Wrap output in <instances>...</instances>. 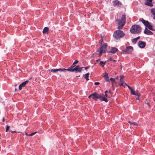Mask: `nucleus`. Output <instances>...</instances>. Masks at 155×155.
Returning a JSON list of instances; mask_svg holds the SVG:
<instances>
[{
	"instance_id": "nucleus-1",
	"label": "nucleus",
	"mask_w": 155,
	"mask_h": 155,
	"mask_svg": "<svg viewBox=\"0 0 155 155\" xmlns=\"http://www.w3.org/2000/svg\"><path fill=\"white\" fill-rule=\"evenodd\" d=\"M126 22V15H123L120 20L117 19L116 20V22L117 24L118 28L121 29L125 25Z\"/></svg>"
},
{
	"instance_id": "nucleus-2",
	"label": "nucleus",
	"mask_w": 155,
	"mask_h": 155,
	"mask_svg": "<svg viewBox=\"0 0 155 155\" xmlns=\"http://www.w3.org/2000/svg\"><path fill=\"white\" fill-rule=\"evenodd\" d=\"M141 27L138 25H135L132 26L130 29V32L132 34H138L141 31Z\"/></svg>"
},
{
	"instance_id": "nucleus-3",
	"label": "nucleus",
	"mask_w": 155,
	"mask_h": 155,
	"mask_svg": "<svg viewBox=\"0 0 155 155\" xmlns=\"http://www.w3.org/2000/svg\"><path fill=\"white\" fill-rule=\"evenodd\" d=\"M125 35V34L122 31L117 30H116L114 33V37L117 39H119L123 37Z\"/></svg>"
},
{
	"instance_id": "nucleus-4",
	"label": "nucleus",
	"mask_w": 155,
	"mask_h": 155,
	"mask_svg": "<svg viewBox=\"0 0 155 155\" xmlns=\"http://www.w3.org/2000/svg\"><path fill=\"white\" fill-rule=\"evenodd\" d=\"M107 46V44H104L101 47L100 51H99L98 49L97 50V51L99 52L98 54L99 55L101 56L102 54L106 52Z\"/></svg>"
},
{
	"instance_id": "nucleus-5",
	"label": "nucleus",
	"mask_w": 155,
	"mask_h": 155,
	"mask_svg": "<svg viewBox=\"0 0 155 155\" xmlns=\"http://www.w3.org/2000/svg\"><path fill=\"white\" fill-rule=\"evenodd\" d=\"M83 68H80L79 66H77L74 68H73V69L69 70L70 72H74L75 71L76 72H81L82 71Z\"/></svg>"
},
{
	"instance_id": "nucleus-6",
	"label": "nucleus",
	"mask_w": 155,
	"mask_h": 155,
	"mask_svg": "<svg viewBox=\"0 0 155 155\" xmlns=\"http://www.w3.org/2000/svg\"><path fill=\"white\" fill-rule=\"evenodd\" d=\"M133 50V48L131 46H129L126 47L124 52L126 54H129L131 53Z\"/></svg>"
},
{
	"instance_id": "nucleus-7",
	"label": "nucleus",
	"mask_w": 155,
	"mask_h": 155,
	"mask_svg": "<svg viewBox=\"0 0 155 155\" xmlns=\"http://www.w3.org/2000/svg\"><path fill=\"white\" fill-rule=\"evenodd\" d=\"M91 95L92 99L96 101L97 99H99L100 94L95 92L91 94Z\"/></svg>"
},
{
	"instance_id": "nucleus-8",
	"label": "nucleus",
	"mask_w": 155,
	"mask_h": 155,
	"mask_svg": "<svg viewBox=\"0 0 155 155\" xmlns=\"http://www.w3.org/2000/svg\"><path fill=\"white\" fill-rule=\"evenodd\" d=\"M29 82L28 80L24 82H23L19 86V89L20 91L22 90L23 87H25V85Z\"/></svg>"
},
{
	"instance_id": "nucleus-9",
	"label": "nucleus",
	"mask_w": 155,
	"mask_h": 155,
	"mask_svg": "<svg viewBox=\"0 0 155 155\" xmlns=\"http://www.w3.org/2000/svg\"><path fill=\"white\" fill-rule=\"evenodd\" d=\"M65 70L64 68L63 69H52L50 70L51 72H53L54 73H56L58 71H61L62 72H64L65 71Z\"/></svg>"
},
{
	"instance_id": "nucleus-10",
	"label": "nucleus",
	"mask_w": 155,
	"mask_h": 155,
	"mask_svg": "<svg viewBox=\"0 0 155 155\" xmlns=\"http://www.w3.org/2000/svg\"><path fill=\"white\" fill-rule=\"evenodd\" d=\"M139 20L140 21H141L146 27L150 24L148 21L145 20L143 18H140Z\"/></svg>"
},
{
	"instance_id": "nucleus-11",
	"label": "nucleus",
	"mask_w": 155,
	"mask_h": 155,
	"mask_svg": "<svg viewBox=\"0 0 155 155\" xmlns=\"http://www.w3.org/2000/svg\"><path fill=\"white\" fill-rule=\"evenodd\" d=\"M138 45L140 48H143L145 47L146 43L144 42L139 41L138 42Z\"/></svg>"
},
{
	"instance_id": "nucleus-12",
	"label": "nucleus",
	"mask_w": 155,
	"mask_h": 155,
	"mask_svg": "<svg viewBox=\"0 0 155 155\" xmlns=\"http://www.w3.org/2000/svg\"><path fill=\"white\" fill-rule=\"evenodd\" d=\"M102 95H100L99 99L101 101H104L106 102H107L108 101L107 98L105 97L104 94H103Z\"/></svg>"
},
{
	"instance_id": "nucleus-13",
	"label": "nucleus",
	"mask_w": 155,
	"mask_h": 155,
	"mask_svg": "<svg viewBox=\"0 0 155 155\" xmlns=\"http://www.w3.org/2000/svg\"><path fill=\"white\" fill-rule=\"evenodd\" d=\"M144 33L147 35H152L153 33L150 30H148L146 27L145 30L144 31Z\"/></svg>"
},
{
	"instance_id": "nucleus-14",
	"label": "nucleus",
	"mask_w": 155,
	"mask_h": 155,
	"mask_svg": "<svg viewBox=\"0 0 155 155\" xmlns=\"http://www.w3.org/2000/svg\"><path fill=\"white\" fill-rule=\"evenodd\" d=\"M113 3L114 5H116L117 6H119L122 5L121 3L118 0H115L113 2Z\"/></svg>"
},
{
	"instance_id": "nucleus-15",
	"label": "nucleus",
	"mask_w": 155,
	"mask_h": 155,
	"mask_svg": "<svg viewBox=\"0 0 155 155\" xmlns=\"http://www.w3.org/2000/svg\"><path fill=\"white\" fill-rule=\"evenodd\" d=\"M104 77L107 81L110 82V79H109L107 73H105Z\"/></svg>"
},
{
	"instance_id": "nucleus-16",
	"label": "nucleus",
	"mask_w": 155,
	"mask_h": 155,
	"mask_svg": "<svg viewBox=\"0 0 155 155\" xmlns=\"http://www.w3.org/2000/svg\"><path fill=\"white\" fill-rule=\"evenodd\" d=\"M147 1L149 2H146L145 5H148L150 6H152L153 4L151 3L152 0H147Z\"/></svg>"
},
{
	"instance_id": "nucleus-17",
	"label": "nucleus",
	"mask_w": 155,
	"mask_h": 155,
	"mask_svg": "<svg viewBox=\"0 0 155 155\" xmlns=\"http://www.w3.org/2000/svg\"><path fill=\"white\" fill-rule=\"evenodd\" d=\"M118 51V49L116 48H112L110 51L109 52H111L112 53H115L116 51Z\"/></svg>"
},
{
	"instance_id": "nucleus-18",
	"label": "nucleus",
	"mask_w": 155,
	"mask_h": 155,
	"mask_svg": "<svg viewBox=\"0 0 155 155\" xmlns=\"http://www.w3.org/2000/svg\"><path fill=\"white\" fill-rule=\"evenodd\" d=\"M110 81L112 83V87H114V83H116V81H115V79L114 78H110Z\"/></svg>"
},
{
	"instance_id": "nucleus-19",
	"label": "nucleus",
	"mask_w": 155,
	"mask_h": 155,
	"mask_svg": "<svg viewBox=\"0 0 155 155\" xmlns=\"http://www.w3.org/2000/svg\"><path fill=\"white\" fill-rule=\"evenodd\" d=\"M89 75V73H87V74L83 75V77L86 79V80L88 81L89 80L88 78Z\"/></svg>"
},
{
	"instance_id": "nucleus-20",
	"label": "nucleus",
	"mask_w": 155,
	"mask_h": 155,
	"mask_svg": "<svg viewBox=\"0 0 155 155\" xmlns=\"http://www.w3.org/2000/svg\"><path fill=\"white\" fill-rule=\"evenodd\" d=\"M147 27L149 29L153 31H154L155 30L153 28L152 26L149 24L146 27Z\"/></svg>"
},
{
	"instance_id": "nucleus-21",
	"label": "nucleus",
	"mask_w": 155,
	"mask_h": 155,
	"mask_svg": "<svg viewBox=\"0 0 155 155\" xmlns=\"http://www.w3.org/2000/svg\"><path fill=\"white\" fill-rule=\"evenodd\" d=\"M151 12L154 15L153 18L155 19V8H152L151 10Z\"/></svg>"
},
{
	"instance_id": "nucleus-22",
	"label": "nucleus",
	"mask_w": 155,
	"mask_h": 155,
	"mask_svg": "<svg viewBox=\"0 0 155 155\" xmlns=\"http://www.w3.org/2000/svg\"><path fill=\"white\" fill-rule=\"evenodd\" d=\"M49 30V28L47 27H45L43 29V33L45 34Z\"/></svg>"
},
{
	"instance_id": "nucleus-23",
	"label": "nucleus",
	"mask_w": 155,
	"mask_h": 155,
	"mask_svg": "<svg viewBox=\"0 0 155 155\" xmlns=\"http://www.w3.org/2000/svg\"><path fill=\"white\" fill-rule=\"evenodd\" d=\"M74 67L73 66V65H72V66H71L70 67H69L68 69H65V70L64 71V72H65L66 71H70L69 70H71L73 69V68H74Z\"/></svg>"
},
{
	"instance_id": "nucleus-24",
	"label": "nucleus",
	"mask_w": 155,
	"mask_h": 155,
	"mask_svg": "<svg viewBox=\"0 0 155 155\" xmlns=\"http://www.w3.org/2000/svg\"><path fill=\"white\" fill-rule=\"evenodd\" d=\"M106 62H104L103 61H100V65L102 66L103 67L106 64Z\"/></svg>"
},
{
	"instance_id": "nucleus-25",
	"label": "nucleus",
	"mask_w": 155,
	"mask_h": 155,
	"mask_svg": "<svg viewBox=\"0 0 155 155\" xmlns=\"http://www.w3.org/2000/svg\"><path fill=\"white\" fill-rule=\"evenodd\" d=\"M128 123L130 124V125H137V123L135 122H132L130 121H129Z\"/></svg>"
},
{
	"instance_id": "nucleus-26",
	"label": "nucleus",
	"mask_w": 155,
	"mask_h": 155,
	"mask_svg": "<svg viewBox=\"0 0 155 155\" xmlns=\"http://www.w3.org/2000/svg\"><path fill=\"white\" fill-rule=\"evenodd\" d=\"M130 90L131 91L130 94H131L134 95H136V93L134 91V90L132 88H131Z\"/></svg>"
},
{
	"instance_id": "nucleus-27",
	"label": "nucleus",
	"mask_w": 155,
	"mask_h": 155,
	"mask_svg": "<svg viewBox=\"0 0 155 155\" xmlns=\"http://www.w3.org/2000/svg\"><path fill=\"white\" fill-rule=\"evenodd\" d=\"M78 61L76 60L73 63L72 65H73V66H74L75 67V64H77L78 63Z\"/></svg>"
},
{
	"instance_id": "nucleus-28",
	"label": "nucleus",
	"mask_w": 155,
	"mask_h": 155,
	"mask_svg": "<svg viewBox=\"0 0 155 155\" xmlns=\"http://www.w3.org/2000/svg\"><path fill=\"white\" fill-rule=\"evenodd\" d=\"M9 128H10V127L8 125H6L5 131L6 132H7L9 131Z\"/></svg>"
},
{
	"instance_id": "nucleus-29",
	"label": "nucleus",
	"mask_w": 155,
	"mask_h": 155,
	"mask_svg": "<svg viewBox=\"0 0 155 155\" xmlns=\"http://www.w3.org/2000/svg\"><path fill=\"white\" fill-rule=\"evenodd\" d=\"M132 42L133 44H135L137 42V41L134 38L132 39Z\"/></svg>"
},
{
	"instance_id": "nucleus-30",
	"label": "nucleus",
	"mask_w": 155,
	"mask_h": 155,
	"mask_svg": "<svg viewBox=\"0 0 155 155\" xmlns=\"http://www.w3.org/2000/svg\"><path fill=\"white\" fill-rule=\"evenodd\" d=\"M37 133V132H35L34 133H32L29 135V136H32L35 134Z\"/></svg>"
},
{
	"instance_id": "nucleus-31",
	"label": "nucleus",
	"mask_w": 155,
	"mask_h": 155,
	"mask_svg": "<svg viewBox=\"0 0 155 155\" xmlns=\"http://www.w3.org/2000/svg\"><path fill=\"white\" fill-rule=\"evenodd\" d=\"M119 85L120 86H124V87H125V85L124 84V83H121V84H120Z\"/></svg>"
},
{
	"instance_id": "nucleus-32",
	"label": "nucleus",
	"mask_w": 155,
	"mask_h": 155,
	"mask_svg": "<svg viewBox=\"0 0 155 155\" xmlns=\"http://www.w3.org/2000/svg\"><path fill=\"white\" fill-rule=\"evenodd\" d=\"M120 81L122 83H124V84H126V83L122 79H120Z\"/></svg>"
},
{
	"instance_id": "nucleus-33",
	"label": "nucleus",
	"mask_w": 155,
	"mask_h": 155,
	"mask_svg": "<svg viewBox=\"0 0 155 155\" xmlns=\"http://www.w3.org/2000/svg\"><path fill=\"white\" fill-rule=\"evenodd\" d=\"M136 94L138 97H140V94L138 93L137 91L136 93Z\"/></svg>"
},
{
	"instance_id": "nucleus-34",
	"label": "nucleus",
	"mask_w": 155,
	"mask_h": 155,
	"mask_svg": "<svg viewBox=\"0 0 155 155\" xmlns=\"http://www.w3.org/2000/svg\"><path fill=\"white\" fill-rule=\"evenodd\" d=\"M100 84V83L99 82H96L94 83V84L95 85H98Z\"/></svg>"
},
{
	"instance_id": "nucleus-35",
	"label": "nucleus",
	"mask_w": 155,
	"mask_h": 155,
	"mask_svg": "<svg viewBox=\"0 0 155 155\" xmlns=\"http://www.w3.org/2000/svg\"><path fill=\"white\" fill-rule=\"evenodd\" d=\"M125 85H127V86L129 88V89L130 90L132 88L130 87V86H129L127 84H125Z\"/></svg>"
},
{
	"instance_id": "nucleus-36",
	"label": "nucleus",
	"mask_w": 155,
	"mask_h": 155,
	"mask_svg": "<svg viewBox=\"0 0 155 155\" xmlns=\"http://www.w3.org/2000/svg\"><path fill=\"white\" fill-rule=\"evenodd\" d=\"M89 67H83V68H84L85 69L87 70L89 68Z\"/></svg>"
},
{
	"instance_id": "nucleus-37",
	"label": "nucleus",
	"mask_w": 155,
	"mask_h": 155,
	"mask_svg": "<svg viewBox=\"0 0 155 155\" xmlns=\"http://www.w3.org/2000/svg\"><path fill=\"white\" fill-rule=\"evenodd\" d=\"M113 58H109V61H112L113 60Z\"/></svg>"
},
{
	"instance_id": "nucleus-38",
	"label": "nucleus",
	"mask_w": 155,
	"mask_h": 155,
	"mask_svg": "<svg viewBox=\"0 0 155 155\" xmlns=\"http://www.w3.org/2000/svg\"><path fill=\"white\" fill-rule=\"evenodd\" d=\"M91 97H92V95H91H91H89L88 97V98H90Z\"/></svg>"
},
{
	"instance_id": "nucleus-39",
	"label": "nucleus",
	"mask_w": 155,
	"mask_h": 155,
	"mask_svg": "<svg viewBox=\"0 0 155 155\" xmlns=\"http://www.w3.org/2000/svg\"><path fill=\"white\" fill-rule=\"evenodd\" d=\"M140 97L137 96L136 98L137 100H139Z\"/></svg>"
},
{
	"instance_id": "nucleus-40",
	"label": "nucleus",
	"mask_w": 155,
	"mask_h": 155,
	"mask_svg": "<svg viewBox=\"0 0 155 155\" xmlns=\"http://www.w3.org/2000/svg\"><path fill=\"white\" fill-rule=\"evenodd\" d=\"M123 76H120V79H122V78H123Z\"/></svg>"
},
{
	"instance_id": "nucleus-41",
	"label": "nucleus",
	"mask_w": 155,
	"mask_h": 155,
	"mask_svg": "<svg viewBox=\"0 0 155 155\" xmlns=\"http://www.w3.org/2000/svg\"><path fill=\"white\" fill-rule=\"evenodd\" d=\"M5 121V118H4V117H3V119H2V121H3V122H4V121Z\"/></svg>"
},
{
	"instance_id": "nucleus-42",
	"label": "nucleus",
	"mask_w": 155,
	"mask_h": 155,
	"mask_svg": "<svg viewBox=\"0 0 155 155\" xmlns=\"http://www.w3.org/2000/svg\"><path fill=\"white\" fill-rule=\"evenodd\" d=\"M136 38L137 39V40H138L140 38V36H139L137 38Z\"/></svg>"
},
{
	"instance_id": "nucleus-43",
	"label": "nucleus",
	"mask_w": 155,
	"mask_h": 155,
	"mask_svg": "<svg viewBox=\"0 0 155 155\" xmlns=\"http://www.w3.org/2000/svg\"><path fill=\"white\" fill-rule=\"evenodd\" d=\"M109 93L110 94H111V91L110 90H109Z\"/></svg>"
},
{
	"instance_id": "nucleus-44",
	"label": "nucleus",
	"mask_w": 155,
	"mask_h": 155,
	"mask_svg": "<svg viewBox=\"0 0 155 155\" xmlns=\"http://www.w3.org/2000/svg\"><path fill=\"white\" fill-rule=\"evenodd\" d=\"M148 108H150V104H148Z\"/></svg>"
},
{
	"instance_id": "nucleus-45",
	"label": "nucleus",
	"mask_w": 155,
	"mask_h": 155,
	"mask_svg": "<svg viewBox=\"0 0 155 155\" xmlns=\"http://www.w3.org/2000/svg\"><path fill=\"white\" fill-rule=\"evenodd\" d=\"M99 60H100V59H97V60H96V61H97V62H98V61H99Z\"/></svg>"
},
{
	"instance_id": "nucleus-46",
	"label": "nucleus",
	"mask_w": 155,
	"mask_h": 155,
	"mask_svg": "<svg viewBox=\"0 0 155 155\" xmlns=\"http://www.w3.org/2000/svg\"><path fill=\"white\" fill-rule=\"evenodd\" d=\"M107 92H108V91H105V93L107 94Z\"/></svg>"
},
{
	"instance_id": "nucleus-47",
	"label": "nucleus",
	"mask_w": 155,
	"mask_h": 155,
	"mask_svg": "<svg viewBox=\"0 0 155 155\" xmlns=\"http://www.w3.org/2000/svg\"><path fill=\"white\" fill-rule=\"evenodd\" d=\"M137 41L138 40L136 38H134Z\"/></svg>"
},
{
	"instance_id": "nucleus-48",
	"label": "nucleus",
	"mask_w": 155,
	"mask_h": 155,
	"mask_svg": "<svg viewBox=\"0 0 155 155\" xmlns=\"http://www.w3.org/2000/svg\"><path fill=\"white\" fill-rule=\"evenodd\" d=\"M112 61H114V62H116V60H113V59Z\"/></svg>"
},
{
	"instance_id": "nucleus-49",
	"label": "nucleus",
	"mask_w": 155,
	"mask_h": 155,
	"mask_svg": "<svg viewBox=\"0 0 155 155\" xmlns=\"http://www.w3.org/2000/svg\"><path fill=\"white\" fill-rule=\"evenodd\" d=\"M105 96L106 97H107V94H106V93H105Z\"/></svg>"
},
{
	"instance_id": "nucleus-50",
	"label": "nucleus",
	"mask_w": 155,
	"mask_h": 155,
	"mask_svg": "<svg viewBox=\"0 0 155 155\" xmlns=\"http://www.w3.org/2000/svg\"><path fill=\"white\" fill-rule=\"evenodd\" d=\"M115 79H118V77H116Z\"/></svg>"
},
{
	"instance_id": "nucleus-51",
	"label": "nucleus",
	"mask_w": 155,
	"mask_h": 155,
	"mask_svg": "<svg viewBox=\"0 0 155 155\" xmlns=\"http://www.w3.org/2000/svg\"><path fill=\"white\" fill-rule=\"evenodd\" d=\"M25 134H26V135L27 136H29V135H28V134H27V133H25Z\"/></svg>"
},
{
	"instance_id": "nucleus-52",
	"label": "nucleus",
	"mask_w": 155,
	"mask_h": 155,
	"mask_svg": "<svg viewBox=\"0 0 155 155\" xmlns=\"http://www.w3.org/2000/svg\"><path fill=\"white\" fill-rule=\"evenodd\" d=\"M147 104L148 105V104H149L148 102H147Z\"/></svg>"
},
{
	"instance_id": "nucleus-53",
	"label": "nucleus",
	"mask_w": 155,
	"mask_h": 155,
	"mask_svg": "<svg viewBox=\"0 0 155 155\" xmlns=\"http://www.w3.org/2000/svg\"><path fill=\"white\" fill-rule=\"evenodd\" d=\"M11 131V132H13L12 131Z\"/></svg>"
}]
</instances>
